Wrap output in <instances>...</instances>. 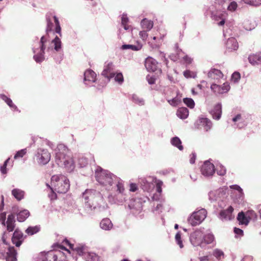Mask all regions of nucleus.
I'll return each mask as SVG.
<instances>
[{"label": "nucleus", "mask_w": 261, "mask_h": 261, "mask_svg": "<svg viewBox=\"0 0 261 261\" xmlns=\"http://www.w3.org/2000/svg\"><path fill=\"white\" fill-rule=\"evenodd\" d=\"M35 158L40 165H45L50 160V154L46 149L38 148L35 154Z\"/></svg>", "instance_id": "nucleus-9"}, {"label": "nucleus", "mask_w": 261, "mask_h": 261, "mask_svg": "<svg viewBox=\"0 0 261 261\" xmlns=\"http://www.w3.org/2000/svg\"><path fill=\"white\" fill-rule=\"evenodd\" d=\"M155 182L156 179L151 176L147 178L142 177L139 179L141 188L144 191L147 192H151L154 188Z\"/></svg>", "instance_id": "nucleus-10"}, {"label": "nucleus", "mask_w": 261, "mask_h": 261, "mask_svg": "<svg viewBox=\"0 0 261 261\" xmlns=\"http://www.w3.org/2000/svg\"><path fill=\"white\" fill-rule=\"evenodd\" d=\"M243 3L250 6L258 7L261 5V0H242Z\"/></svg>", "instance_id": "nucleus-43"}, {"label": "nucleus", "mask_w": 261, "mask_h": 261, "mask_svg": "<svg viewBox=\"0 0 261 261\" xmlns=\"http://www.w3.org/2000/svg\"><path fill=\"white\" fill-rule=\"evenodd\" d=\"M83 198L84 201V209L88 214H91L95 210L103 211L108 207L103 195L95 190H85L83 193Z\"/></svg>", "instance_id": "nucleus-2"}, {"label": "nucleus", "mask_w": 261, "mask_h": 261, "mask_svg": "<svg viewBox=\"0 0 261 261\" xmlns=\"http://www.w3.org/2000/svg\"><path fill=\"white\" fill-rule=\"evenodd\" d=\"M95 174L96 180L108 190H113L114 186H116L118 182L123 181L108 170H103L100 167H97Z\"/></svg>", "instance_id": "nucleus-4"}, {"label": "nucleus", "mask_w": 261, "mask_h": 261, "mask_svg": "<svg viewBox=\"0 0 261 261\" xmlns=\"http://www.w3.org/2000/svg\"><path fill=\"white\" fill-rule=\"evenodd\" d=\"M230 89L229 84L227 83H224L222 86H221V90L222 94L227 92Z\"/></svg>", "instance_id": "nucleus-55"}, {"label": "nucleus", "mask_w": 261, "mask_h": 261, "mask_svg": "<svg viewBox=\"0 0 261 261\" xmlns=\"http://www.w3.org/2000/svg\"><path fill=\"white\" fill-rule=\"evenodd\" d=\"M30 216V212L27 210L20 211L17 215V219L19 222H24Z\"/></svg>", "instance_id": "nucleus-31"}, {"label": "nucleus", "mask_w": 261, "mask_h": 261, "mask_svg": "<svg viewBox=\"0 0 261 261\" xmlns=\"http://www.w3.org/2000/svg\"><path fill=\"white\" fill-rule=\"evenodd\" d=\"M88 164V159L83 155L79 157L77 165L80 168L86 167Z\"/></svg>", "instance_id": "nucleus-41"}, {"label": "nucleus", "mask_w": 261, "mask_h": 261, "mask_svg": "<svg viewBox=\"0 0 261 261\" xmlns=\"http://www.w3.org/2000/svg\"><path fill=\"white\" fill-rule=\"evenodd\" d=\"M17 251L13 246H9L7 252L6 261H16Z\"/></svg>", "instance_id": "nucleus-24"}, {"label": "nucleus", "mask_w": 261, "mask_h": 261, "mask_svg": "<svg viewBox=\"0 0 261 261\" xmlns=\"http://www.w3.org/2000/svg\"><path fill=\"white\" fill-rule=\"evenodd\" d=\"M215 172V166L210 160L205 161L201 167V173L205 178H212Z\"/></svg>", "instance_id": "nucleus-12"}, {"label": "nucleus", "mask_w": 261, "mask_h": 261, "mask_svg": "<svg viewBox=\"0 0 261 261\" xmlns=\"http://www.w3.org/2000/svg\"><path fill=\"white\" fill-rule=\"evenodd\" d=\"M27 238V236H24L23 233L18 228L15 229L12 237V243L17 247H19L22 244L24 239Z\"/></svg>", "instance_id": "nucleus-13"}, {"label": "nucleus", "mask_w": 261, "mask_h": 261, "mask_svg": "<svg viewBox=\"0 0 261 261\" xmlns=\"http://www.w3.org/2000/svg\"><path fill=\"white\" fill-rule=\"evenodd\" d=\"M38 261H48L47 259V252H41L39 255Z\"/></svg>", "instance_id": "nucleus-61"}, {"label": "nucleus", "mask_w": 261, "mask_h": 261, "mask_svg": "<svg viewBox=\"0 0 261 261\" xmlns=\"http://www.w3.org/2000/svg\"><path fill=\"white\" fill-rule=\"evenodd\" d=\"M114 80L115 82L118 83L119 84H122L124 81L123 76L121 72L115 73Z\"/></svg>", "instance_id": "nucleus-48"}, {"label": "nucleus", "mask_w": 261, "mask_h": 261, "mask_svg": "<svg viewBox=\"0 0 261 261\" xmlns=\"http://www.w3.org/2000/svg\"><path fill=\"white\" fill-rule=\"evenodd\" d=\"M168 103L173 107H176L178 103L180 102V100H179L177 98L175 97L171 99L167 100Z\"/></svg>", "instance_id": "nucleus-54"}, {"label": "nucleus", "mask_w": 261, "mask_h": 261, "mask_svg": "<svg viewBox=\"0 0 261 261\" xmlns=\"http://www.w3.org/2000/svg\"><path fill=\"white\" fill-rule=\"evenodd\" d=\"M230 188L231 189L235 190L238 192L239 198H243V189L238 185H233L230 186Z\"/></svg>", "instance_id": "nucleus-47"}, {"label": "nucleus", "mask_w": 261, "mask_h": 261, "mask_svg": "<svg viewBox=\"0 0 261 261\" xmlns=\"http://www.w3.org/2000/svg\"><path fill=\"white\" fill-rule=\"evenodd\" d=\"M207 212L205 209L202 208L193 212L188 219V223L192 226L199 225L206 218Z\"/></svg>", "instance_id": "nucleus-8"}, {"label": "nucleus", "mask_w": 261, "mask_h": 261, "mask_svg": "<svg viewBox=\"0 0 261 261\" xmlns=\"http://www.w3.org/2000/svg\"><path fill=\"white\" fill-rule=\"evenodd\" d=\"M96 80V74L92 70H87L84 73V82L88 86H90V84L95 82Z\"/></svg>", "instance_id": "nucleus-15"}, {"label": "nucleus", "mask_w": 261, "mask_h": 261, "mask_svg": "<svg viewBox=\"0 0 261 261\" xmlns=\"http://www.w3.org/2000/svg\"><path fill=\"white\" fill-rule=\"evenodd\" d=\"M183 101L190 109H193L195 107V102L191 98H185L183 99Z\"/></svg>", "instance_id": "nucleus-45"}, {"label": "nucleus", "mask_w": 261, "mask_h": 261, "mask_svg": "<svg viewBox=\"0 0 261 261\" xmlns=\"http://www.w3.org/2000/svg\"><path fill=\"white\" fill-rule=\"evenodd\" d=\"M215 169L218 175L224 176L226 174V168L220 163L216 164Z\"/></svg>", "instance_id": "nucleus-39"}, {"label": "nucleus", "mask_w": 261, "mask_h": 261, "mask_svg": "<svg viewBox=\"0 0 261 261\" xmlns=\"http://www.w3.org/2000/svg\"><path fill=\"white\" fill-rule=\"evenodd\" d=\"M7 230L8 232H12L14 230L15 224V223H6Z\"/></svg>", "instance_id": "nucleus-57"}, {"label": "nucleus", "mask_w": 261, "mask_h": 261, "mask_svg": "<svg viewBox=\"0 0 261 261\" xmlns=\"http://www.w3.org/2000/svg\"><path fill=\"white\" fill-rule=\"evenodd\" d=\"M40 230L39 225H36L34 226H29L25 230V232L29 236H32L37 232Z\"/></svg>", "instance_id": "nucleus-38"}, {"label": "nucleus", "mask_w": 261, "mask_h": 261, "mask_svg": "<svg viewBox=\"0 0 261 261\" xmlns=\"http://www.w3.org/2000/svg\"><path fill=\"white\" fill-rule=\"evenodd\" d=\"M99 225L100 227L105 230H110L113 226L111 221L109 218L103 219L100 222Z\"/></svg>", "instance_id": "nucleus-26"}, {"label": "nucleus", "mask_w": 261, "mask_h": 261, "mask_svg": "<svg viewBox=\"0 0 261 261\" xmlns=\"http://www.w3.org/2000/svg\"><path fill=\"white\" fill-rule=\"evenodd\" d=\"M147 32V31L143 30V31H141L139 32V36L140 38H142L143 40H146L148 37V34Z\"/></svg>", "instance_id": "nucleus-62"}, {"label": "nucleus", "mask_w": 261, "mask_h": 261, "mask_svg": "<svg viewBox=\"0 0 261 261\" xmlns=\"http://www.w3.org/2000/svg\"><path fill=\"white\" fill-rule=\"evenodd\" d=\"M0 98L9 106L12 110L14 111H18L17 106L13 103L12 100L10 98L3 94H0Z\"/></svg>", "instance_id": "nucleus-28"}, {"label": "nucleus", "mask_w": 261, "mask_h": 261, "mask_svg": "<svg viewBox=\"0 0 261 261\" xmlns=\"http://www.w3.org/2000/svg\"><path fill=\"white\" fill-rule=\"evenodd\" d=\"M237 7V3L234 1H231L230 2L227 3L226 6H223L221 9L225 11L227 9L229 11L233 12L236 10Z\"/></svg>", "instance_id": "nucleus-34"}, {"label": "nucleus", "mask_w": 261, "mask_h": 261, "mask_svg": "<svg viewBox=\"0 0 261 261\" xmlns=\"http://www.w3.org/2000/svg\"><path fill=\"white\" fill-rule=\"evenodd\" d=\"M197 123L202 126L206 132L208 131L212 127L211 121L207 118H200L197 121Z\"/></svg>", "instance_id": "nucleus-20"}, {"label": "nucleus", "mask_w": 261, "mask_h": 261, "mask_svg": "<svg viewBox=\"0 0 261 261\" xmlns=\"http://www.w3.org/2000/svg\"><path fill=\"white\" fill-rule=\"evenodd\" d=\"M220 193V190H215L210 191L208 193L209 200L211 202L217 200Z\"/></svg>", "instance_id": "nucleus-42"}, {"label": "nucleus", "mask_w": 261, "mask_h": 261, "mask_svg": "<svg viewBox=\"0 0 261 261\" xmlns=\"http://www.w3.org/2000/svg\"><path fill=\"white\" fill-rule=\"evenodd\" d=\"M142 47L141 43H137L136 44H123L121 46V49L123 50L131 49L134 51L140 50Z\"/></svg>", "instance_id": "nucleus-29"}, {"label": "nucleus", "mask_w": 261, "mask_h": 261, "mask_svg": "<svg viewBox=\"0 0 261 261\" xmlns=\"http://www.w3.org/2000/svg\"><path fill=\"white\" fill-rule=\"evenodd\" d=\"M146 79H147V82L149 85H153V84H155L156 79L155 78L154 76H150V75H148L146 76Z\"/></svg>", "instance_id": "nucleus-63"}, {"label": "nucleus", "mask_w": 261, "mask_h": 261, "mask_svg": "<svg viewBox=\"0 0 261 261\" xmlns=\"http://www.w3.org/2000/svg\"><path fill=\"white\" fill-rule=\"evenodd\" d=\"M184 75L186 78H195L196 77V73L194 72L191 71L189 70H187L184 72Z\"/></svg>", "instance_id": "nucleus-50"}, {"label": "nucleus", "mask_w": 261, "mask_h": 261, "mask_svg": "<svg viewBox=\"0 0 261 261\" xmlns=\"http://www.w3.org/2000/svg\"><path fill=\"white\" fill-rule=\"evenodd\" d=\"M15 216L13 214H10L8 216L7 220L6 223H15Z\"/></svg>", "instance_id": "nucleus-64"}, {"label": "nucleus", "mask_w": 261, "mask_h": 261, "mask_svg": "<svg viewBox=\"0 0 261 261\" xmlns=\"http://www.w3.org/2000/svg\"><path fill=\"white\" fill-rule=\"evenodd\" d=\"M85 258L87 261H98V256L93 252H88L85 253Z\"/></svg>", "instance_id": "nucleus-40"}, {"label": "nucleus", "mask_w": 261, "mask_h": 261, "mask_svg": "<svg viewBox=\"0 0 261 261\" xmlns=\"http://www.w3.org/2000/svg\"><path fill=\"white\" fill-rule=\"evenodd\" d=\"M142 204L143 201L141 198H133L129 200L128 206L131 213L137 216L142 212Z\"/></svg>", "instance_id": "nucleus-11"}, {"label": "nucleus", "mask_w": 261, "mask_h": 261, "mask_svg": "<svg viewBox=\"0 0 261 261\" xmlns=\"http://www.w3.org/2000/svg\"><path fill=\"white\" fill-rule=\"evenodd\" d=\"M55 162L57 164L69 172L75 168L74 162L68 148L63 144H59L55 150Z\"/></svg>", "instance_id": "nucleus-3"}, {"label": "nucleus", "mask_w": 261, "mask_h": 261, "mask_svg": "<svg viewBox=\"0 0 261 261\" xmlns=\"http://www.w3.org/2000/svg\"><path fill=\"white\" fill-rule=\"evenodd\" d=\"M175 239L177 244L179 246L180 248H182L184 247V245L181 239V233L180 232L176 233L175 237Z\"/></svg>", "instance_id": "nucleus-49"}, {"label": "nucleus", "mask_w": 261, "mask_h": 261, "mask_svg": "<svg viewBox=\"0 0 261 261\" xmlns=\"http://www.w3.org/2000/svg\"><path fill=\"white\" fill-rule=\"evenodd\" d=\"M241 78V75L238 72H234L231 75V81L236 83H238Z\"/></svg>", "instance_id": "nucleus-53"}, {"label": "nucleus", "mask_w": 261, "mask_h": 261, "mask_svg": "<svg viewBox=\"0 0 261 261\" xmlns=\"http://www.w3.org/2000/svg\"><path fill=\"white\" fill-rule=\"evenodd\" d=\"M111 190L112 192L108 197L109 202L111 204L122 205L128 198L125 193L123 181L118 182Z\"/></svg>", "instance_id": "nucleus-6"}, {"label": "nucleus", "mask_w": 261, "mask_h": 261, "mask_svg": "<svg viewBox=\"0 0 261 261\" xmlns=\"http://www.w3.org/2000/svg\"><path fill=\"white\" fill-rule=\"evenodd\" d=\"M54 255L57 256L53 259V261H66V256L65 253L60 250H55Z\"/></svg>", "instance_id": "nucleus-32"}, {"label": "nucleus", "mask_w": 261, "mask_h": 261, "mask_svg": "<svg viewBox=\"0 0 261 261\" xmlns=\"http://www.w3.org/2000/svg\"><path fill=\"white\" fill-rule=\"evenodd\" d=\"M237 220L241 224L247 225L249 223V220L246 214L245 215L243 212H240L238 214Z\"/></svg>", "instance_id": "nucleus-37"}, {"label": "nucleus", "mask_w": 261, "mask_h": 261, "mask_svg": "<svg viewBox=\"0 0 261 261\" xmlns=\"http://www.w3.org/2000/svg\"><path fill=\"white\" fill-rule=\"evenodd\" d=\"M57 256L54 255V250H51L47 252V259L48 261H53L54 258Z\"/></svg>", "instance_id": "nucleus-59"}, {"label": "nucleus", "mask_w": 261, "mask_h": 261, "mask_svg": "<svg viewBox=\"0 0 261 261\" xmlns=\"http://www.w3.org/2000/svg\"><path fill=\"white\" fill-rule=\"evenodd\" d=\"M141 26L144 30L149 31L153 27V22L151 20L144 18L141 21Z\"/></svg>", "instance_id": "nucleus-27"}, {"label": "nucleus", "mask_w": 261, "mask_h": 261, "mask_svg": "<svg viewBox=\"0 0 261 261\" xmlns=\"http://www.w3.org/2000/svg\"><path fill=\"white\" fill-rule=\"evenodd\" d=\"M215 8L216 11H212L211 13L212 18L213 19L215 20V21H219V20H221L224 17H226V14L224 10L222 9L221 10L219 9L218 6Z\"/></svg>", "instance_id": "nucleus-22"}, {"label": "nucleus", "mask_w": 261, "mask_h": 261, "mask_svg": "<svg viewBox=\"0 0 261 261\" xmlns=\"http://www.w3.org/2000/svg\"><path fill=\"white\" fill-rule=\"evenodd\" d=\"M157 61L151 57H148L145 61V66L146 69L149 72H154L158 69Z\"/></svg>", "instance_id": "nucleus-17"}, {"label": "nucleus", "mask_w": 261, "mask_h": 261, "mask_svg": "<svg viewBox=\"0 0 261 261\" xmlns=\"http://www.w3.org/2000/svg\"><path fill=\"white\" fill-rule=\"evenodd\" d=\"M132 101L136 105L140 106H142L145 105V101L143 98L140 97L139 96L135 94L131 95L130 98Z\"/></svg>", "instance_id": "nucleus-36"}, {"label": "nucleus", "mask_w": 261, "mask_h": 261, "mask_svg": "<svg viewBox=\"0 0 261 261\" xmlns=\"http://www.w3.org/2000/svg\"><path fill=\"white\" fill-rule=\"evenodd\" d=\"M226 47L231 50H236L238 48V43L233 37L229 38L226 42Z\"/></svg>", "instance_id": "nucleus-25"}, {"label": "nucleus", "mask_w": 261, "mask_h": 261, "mask_svg": "<svg viewBox=\"0 0 261 261\" xmlns=\"http://www.w3.org/2000/svg\"><path fill=\"white\" fill-rule=\"evenodd\" d=\"M235 123L234 125L239 128H242L247 125V122L245 120V117L241 114H237L232 119Z\"/></svg>", "instance_id": "nucleus-19"}, {"label": "nucleus", "mask_w": 261, "mask_h": 261, "mask_svg": "<svg viewBox=\"0 0 261 261\" xmlns=\"http://www.w3.org/2000/svg\"><path fill=\"white\" fill-rule=\"evenodd\" d=\"M170 142L173 146L176 147L179 150H183L184 148L181 145V141L178 137H174L172 138L171 139Z\"/></svg>", "instance_id": "nucleus-35"}, {"label": "nucleus", "mask_w": 261, "mask_h": 261, "mask_svg": "<svg viewBox=\"0 0 261 261\" xmlns=\"http://www.w3.org/2000/svg\"><path fill=\"white\" fill-rule=\"evenodd\" d=\"M214 236L212 233H205L203 228L196 230L191 233L190 240L194 246H199L201 248H205L206 245L214 241Z\"/></svg>", "instance_id": "nucleus-5"}, {"label": "nucleus", "mask_w": 261, "mask_h": 261, "mask_svg": "<svg viewBox=\"0 0 261 261\" xmlns=\"http://www.w3.org/2000/svg\"><path fill=\"white\" fill-rule=\"evenodd\" d=\"M207 76L212 80H219L223 77V74L220 70L212 68L208 72Z\"/></svg>", "instance_id": "nucleus-23"}, {"label": "nucleus", "mask_w": 261, "mask_h": 261, "mask_svg": "<svg viewBox=\"0 0 261 261\" xmlns=\"http://www.w3.org/2000/svg\"><path fill=\"white\" fill-rule=\"evenodd\" d=\"M176 115L179 118L185 119L189 116V110L185 107L179 108L177 111Z\"/></svg>", "instance_id": "nucleus-30"}, {"label": "nucleus", "mask_w": 261, "mask_h": 261, "mask_svg": "<svg viewBox=\"0 0 261 261\" xmlns=\"http://www.w3.org/2000/svg\"><path fill=\"white\" fill-rule=\"evenodd\" d=\"M6 212H3L0 214V222L4 226H6Z\"/></svg>", "instance_id": "nucleus-58"}, {"label": "nucleus", "mask_w": 261, "mask_h": 261, "mask_svg": "<svg viewBox=\"0 0 261 261\" xmlns=\"http://www.w3.org/2000/svg\"><path fill=\"white\" fill-rule=\"evenodd\" d=\"M12 195L18 201L24 198V192L19 189H14L12 191Z\"/></svg>", "instance_id": "nucleus-33"}, {"label": "nucleus", "mask_w": 261, "mask_h": 261, "mask_svg": "<svg viewBox=\"0 0 261 261\" xmlns=\"http://www.w3.org/2000/svg\"><path fill=\"white\" fill-rule=\"evenodd\" d=\"M213 255L217 258H221V256H224V253L222 250L216 249L213 252Z\"/></svg>", "instance_id": "nucleus-56"}, {"label": "nucleus", "mask_w": 261, "mask_h": 261, "mask_svg": "<svg viewBox=\"0 0 261 261\" xmlns=\"http://www.w3.org/2000/svg\"><path fill=\"white\" fill-rule=\"evenodd\" d=\"M27 153V149H22L16 152L14 155V159H17L19 158H22Z\"/></svg>", "instance_id": "nucleus-51"}, {"label": "nucleus", "mask_w": 261, "mask_h": 261, "mask_svg": "<svg viewBox=\"0 0 261 261\" xmlns=\"http://www.w3.org/2000/svg\"><path fill=\"white\" fill-rule=\"evenodd\" d=\"M51 180L54 191L59 193H66L69 189V180L64 175H54L51 177Z\"/></svg>", "instance_id": "nucleus-7"}, {"label": "nucleus", "mask_w": 261, "mask_h": 261, "mask_svg": "<svg viewBox=\"0 0 261 261\" xmlns=\"http://www.w3.org/2000/svg\"><path fill=\"white\" fill-rule=\"evenodd\" d=\"M246 215L248 219L256 220L257 218V215L253 210H248L246 212Z\"/></svg>", "instance_id": "nucleus-52"}, {"label": "nucleus", "mask_w": 261, "mask_h": 261, "mask_svg": "<svg viewBox=\"0 0 261 261\" xmlns=\"http://www.w3.org/2000/svg\"><path fill=\"white\" fill-rule=\"evenodd\" d=\"M249 62L252 65L261 64V53H256L250 55L248 58Z\"/></svg>", "instance_id": "nucleus-21"}, {"label": "nucleus", "mask_w": 261, "mask_h": 261, "mask_svg": "<svg viewBox=\"0 0 261 261\" xmlns=\"http://www.w3.org/2000/svg\"><path fill=\"white\" fill-rule=\"evenodd\" d=\"M46 34L41 37L38 46H34L32 48L34 54L33 59L38 63H41L44 60L45 50L47 52L53 50L58 53L63 51L60 38L56 36L54 39L50 40L48 34L49 32L53 31L55 23V32L58 34L60 36H62L61 28L58 18L54 14L48 13L46 15Z\"/></svg>", "instance_id": "nucleus-1"}, {"label": "nucleus", "mask_w": 261, "mask_h": 261, "mask_svg": "<svg viewBox=\"0 0 261 261\" xmlns=\"http://www.w3.org/2000/svg\"><path fill=\"white\" fill-rule=\"evenodd\" d=\"M128 22V18L126 15L123 14L121 17V25L125 30H128L129 29V26L127 25Z\"/></svg>", "instance_id": "nucleus-44"}, {"label": "nucleus", "mask_w": 261, "mask_h": 261, "mask_svg": "<svg viewBox=\"0 0 261 261\" xmlns=\"http://www.w3.org/2000/svg\"><path fill=\"white\" fill-rule=\"evenodd\" d=\"M213 119L218 120L220 119L222 115V105L221 103L216 105L213 109L210 111Z\"/></svg>", "instance_id": "nucleus-18"}, {"label": "nucleus", "mask_w": 261, "mask_h": 261, "mask_svg": "<svg viewBox=\"0 0 261 261\" xmlns=\"http://www.w3.org/2000/svg\"><path fill=\"white\" fill-rule=\"evenodd\" d=\"M233 208L231 206H229L227 209L221 210L219 214L218 218L222 221L231 220L234 218L232 215Z\"/></svg>", "instance_id": "nucleus-14"}, {"label": "nucleus", "mask_w": 261, "mask_h": 261, "mask_svg": "<svg viewBox=\"0 0 261 261\" xmlns=\"http://www.w3.org/2000/svg\"><path fill=\"white\" fill-rule=\"evenodd\" d=\"M114 65L112 63H109L104 66L101 75L107 77L109 80L115 76V73L113 71Z\"/></svg>", "instance_id": "nucleus-16"}, {"label": "nucleus", "mask_w": 261, "mask_h": 261, "mask_svg": "<svg viewBox=\"0 0 261 261\" xmlns=\"http://www.w3.org/2000/svg\"><path fill=\"white\" fill-rule=\"evenodd\" d=\"M169 58L171 60L173 61H176L178 59L181 58V56L180 55L179 53H178L177 55L176 54H171L169 56Z\"/></svg>", "instance_id": "nucleus-60"}, {"label": "nucleus", "mask_w": 261, "mask_h": 261, "mask_svg": "<svg viewBox=\"0 0 261 261\" xmlns=\"http://www.w3.org/2000/svg\"><path fill=\"white\" fill-rule=\"evenodd\" d=\"M211 90L215 94H222L221 90V86L216 84H213L211 86Z\"/></svg>", "instance_id": "nucleus-46"}]
</instances>
